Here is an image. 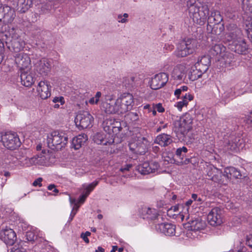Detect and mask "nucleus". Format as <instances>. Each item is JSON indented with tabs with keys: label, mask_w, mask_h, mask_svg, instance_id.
I'll use <instances>...</instances> for the list:
<instances>
[{
	"label": "nucleus",
	"mask_w": 252,
	"mask_h": 252,
	"mask_svg": "<svg viewBox=\"0 0 252 252\" xmlns=\"http://www.w3.org/2000/svg\"><path fill=\"white\" fill-rule=\"evenodd\" d=\"M103 135L100 133H97L94 137V142L98 144H106V142H104Z\"/></svg>",
	"instance_id": "nucleus-47"
},
{
	"label": "nucleus",
	"mask_w": 252,
	"mask_h": 252,
	"mask_svg": "<svg viewBox=\"0 0 252 252\" xmlns=\"http://www.w3.org/2000/svg\"><path fill=\"white\" fill-rule=\"evenodd\" d=\"M89 195V191H85L84 193L82 194L79 198V202L80 203H83L85 201L87 196Z\"/></svg>",
	"instance_id": "nucleus-51"
},
{
	"label": "nucleus",
	"mask_w": 252,
	"mask_h": 252,
	"mask_svg": "<svg viewBox=\"0 0 252 252\" xmlns=\"http://www.w3.org/2000/svg\"><path fill=\"white\" fill-rule=\"evenodd\" d=\"M192 119L190 115L186 114L178 121L174 123L173 130L180 138L184 137L188 132L192 128Z\"/></svg>",
	"instance_id": "nucleus-3"
},
{
	"label": "nucleus",
	"mask_w": 252,
	"mask_h": 252,
	"mask_svg": "<svg viewBox=\"0 0 252 252\" xmlns=\"http://www.w3.org/2000/svg\"><path fill=\"white\" fill-rule=\"evenodd\" d=\"M132 165L131 164H127L124 166H123L121 169L120 171L122 172H125L126 171H129V169L132 167Z\"/></svg>",
	"instance_id": "nucleus-56"
},
{
	"label": "nucleus",
	"mask_w": 252,
	"mask_h": 252,
	"mask_svg": "<svg viewBox=\"0 0 252 252\" xmlns=\"http://www.w3.org/2000/svg\"><path fill=\"white\" fill-rule=\"evenodd\" d=\"M103 107L104 108L105 113L107 114H116L118 112L116 101L112 103H104Z\"/></svg>",
	"instance_id": "nucleus-31"
},
{
	"label": "nucleus",
	"mask_w": 252,
	"mask_h": 252,
	"mask_svg": "<svg viewBox=\"0 0 252 252\" xmlns=\"http://www.w3.org/2000/svg\"><path fill=\"white\" fill-rule=\"evenodd\" d=\"M156 229L167 236H173L175 234L176 226L170 223H162L156 225Z\"/></svg>",
	"instance_id": "nucleus-18"
},
{
	"label": "nucleus",
	"mask_w": 252,
	"mask_h": 252,
	"mask_svg": "<svg viewBox=\"0 0 252 252\" xmlns=\"http://www.w3.org/2000/svg\"><path fill=\"white\" fill-rule=\"evenodd\" d=\"M51 65L48 59L43 58L37 63V70L42 76H46L50 71Z\"/></svg>",
	"instance_id": "nucleus-19"
},
{
	"label": "nucleus",
	"mask_w": 252,
	"mask_h": 252,
	"mask_svg": "<svg viewBox=\"0 0 252 252\" xmlns=\"http://www.w3.org/2000/svg\"><path fill=\"white\" fill-rule=\"evenodd\" d=\"M188 104V101L183 99L182 101H179L177 103L176 106L179 110H181L184 106H187Z\"/></svg>",
	"instance_id": "nucleus-50"
},
{
	"label": "nucleus",
	"mask_w": 252,
	"mask_h": 252,
	"mask_svg": "<svg viewBox=\"0 0 252 252\" xmlns=\"http://www.w3.org/2000/svg\"><path fill=\"white\" fill-rule=\"evenodd\" d=\"M101 94L100 92H97L94 97L95 99V103H97L99 101V97L101 96Z\"/></svg>",
	"instance_id": "nucleus-62"
},
{
	"label": "nucleus",
	"mask_w": 252,
	"mask_h": 252,
	"mask_svg": "<svg viewBox=\"0 0 252 252\" xmlns=\"http://www.w3.org/2000/svg\"><path fill=\"white\" fill-rule=\"evenodd\" d=\"M188 151V149L184 146L176 150L175 156L177 165L187 164L190 162V159L186 158V154Z\"/></svg>",
	"instance_id": "nucleus-16"
},
{
	"label": "nucleus",
	"mask_w": 252,
	"mask_h": 252,
	"mask_svg": "<svg viewBox=\"0 0 252 252\" xmlns=\"http://www.w3.org/2000/svg\"><path fill=\"white\" fill-rule=\"evenodd\" d=\"M4 43L0 39V63L2 62L4 55Z\"/></svg>",
	"instance_id": "nucleus-49"
},
{
	"label": "nucleus",
	"mask_w": 252,
	"mask_h": 252,
	"mask_svg": "<svg viewBox=\"0 0 252 252\" xmlns=\"http://www.w3.org/2000/svg\"><path fill=\"white\" fill-rule=\"evenodd\" d=\"M148 141L145 138L138 139L136 142L129 144L130 150L133 153L139 155H144L148 150Z\"/></svg>",
	"instance_id": "nucleus-9"
},
{
	"label": "nucleus",
	"mask_w": 252,
	"mask_h": 252,
	"mask_svg": "<svg viewBox=\"0 0 252 252\" xmlns=\"http://www.w3.org/2000/svg\"><path fill=\"white\" fill-rule=\"evenodd\" d=\"M208 16V24H221L220 22L222 20V17L218 11H212L211 14Z\"/></svg>",
	"instance_id": "nucleus-29"
},
{
	"label": "nucleus",
	"mask_w": 252,
	"mask_h": 252,
	"mask_svg": "<svg viewBox=\"0 0 252 252\" xmlns=\"http://www.w3.org/2000/svg\"><path fill=\"white\" fill-rule=\"evenodd\" d=\"M127 118L129 119L132 122H136L139 120V116L137 113L129 112L127 114Z\"/></svg>",
	"instance_id": "nucleus-45"
},
{
	"label": "nucleus",
	"mask_w": 252,
	"mask_h": 252,
	"mask_svg": "<svg viewBox=\"0 0 252 252\" xmlns=\"http://www.w3.org/2000/svg\"><path fill=\"white\" fill-rule=\"evenodd\" d=\"M183 205L178 204L175 206L171 207L170 209L167 210V215L169 217H174V216L176 215V214H171V212H174L178 213L180 208H183Z\"/></svg>",
	"instance_id": "nucleus-43"
},
{
	"label": "nucleus",
	"mask_w": 252,
	"mask_h": 252,
	"mask_svg": "<svg viewBox=\"0 0 252 252\" xmlns=\"http://www.w3.org/2000/svg\"><path fill=\"white\" fill-rule=\"evenodd\" d=\"M244 121L248 125L252 126V112H250L249 115L244 118Z\"/></svg>",
	"instance_id": "nucleus-53"
},
{
	"label": "nucleus",
	"mask_w": 252,
	"mask_h": 252,
	"mask_svg": "<svg viewBox=\"0 0 252 252\" xmlns=\"http://www.w3.org/2000/svg\"><path fill=\"white\" fill-rule=\"evenodd\" d=\"M0 238L7 245L12 246L17 239V236L13 229L6 228L0 230Z\"/></svg>",
	"instance_id": "nucleus-12"
},
{
	"label": "nucleus",
	"mask_w": 252,
	"mask_h": 252,
	"mask_svg": "<svg viewBox=\"0 0 252 252\" xmlns=\"http://www.w3.org/2000/svg\"><path fill=\"white\" fill-rule=\"evenodd\" d=\"M166 156H165L164 160L168 161V162L170 163H175L177 164V160L175 158V156H174L172 153H166Z\"/></svg>",
	"instance_id": "nucleus-42"
},
{
	"label": "nucleus",
	"mask_w": 252,
	"mask_h": 252,
	"mask_svg": "<svg viewBox=\"0 0 252 252\" xmlns=\"http://www.w3.org/2000/svg\"><path fill=\"white\" fill-rule=\"evenodd\" d=\"M88 136L85 134H79L72 140L71 147L75 150L79 149L87 141Z\"/></svg>",
	"instance_id": "nucleus-23"
},
{
	"label": "nucleus",
	"mask_w": 252,
	"mask_h": 252,
	"mask_svg": "<svg viewBox=\"0 0 252 252\" xmlns=\"http://www.w3.org/2000/svg\"><path fill=\"white\" fill-rule=\"evenodd\" d=\"M42 181V178L41 177L38 178L36 180H35L32 183V185L33 186H36L38 185L39 187L42 186L41 182Z\"/></svg>",
	"instance_id": "nucleus-58"
},
{
	"label": "nucleus",
	"mask_w": 252,
	"mask_h": 252,
	"mask_svg": "<svg viewBox=\"0 0 252 252\" xmlns=\"http://www.w3.org/2000/svg\"><path fill=\"white\" fill-rule=\"evenodd\" d=\"M11 7L8 5L0 4V21L3 19L7 20L11 17L12 14Z\"/></svg>",
	"instance_id": "nucleus-30"
},
{
	"label": "nucleus",
	"mask_w": 252,
	"mask_h": 252,
	"mask_svg": "<svg viewBox=\"0 0 252 252\" xmlns=\"http://www.w3.org/2000/svg\"><path fill=\"white\" fill-rule=\"evenodd\" d=\"M247 244L252 249V235L247 239Z\"/></svg>",
	"instance_id": "nucleus-61"
},
{
	"label": "nucleus",
	"mask_w": 252,
	"mask_h": 252,
	"mask_svg": "<svg viewBox=\"0 0 252 252\" xmlns=\"http://www.w3.org/2000/svg\"><path fill=\"white\" fill-rule=\"evenodd\" d=\"M24 46L25 42L21 38H16L12 39L7 47L11 51L19 52L23 49Z\"/></svg>",
	"instance_id": "nucleus-22"
},
{
	"label": "nucleus",
	"mask_w": 252,
	"mask_h": 252,
	"mask_svg": "<svg viewBox=\"0 0 252 252\" xmlns=\"http://www.w3.org/2000/svg\"><path fill=\"white\" fill-rule=\"evenodd\" d=\"M44 157H39L37 155L36 156L33 157V158H31L30 161L31 163L33 164H40L41 162L40 160H44Z\"/></svg>",
	"instance_id": "nucleus-48"
},
{
	"label": "nucleus",
	"mask_w": 252,
	"mask_h": 252,
	"mask_svg": "<svg viewBox=\"0 0 252 252\" xmlns=\"http://www.w3.org/2000/svg\"><path fill=\"white\" fill-rule=\"evenodd\" d=\"M155 107L158 112L162 113L165 111L164 108L162 107V104L160 103L155 104Z\"/></svg>",
	"instance_id": "nucleus-57"
},
{
	"label": "nucleus",
	"mask_w": 252,
	"mask_h": 252,
	"mask_svg": "<svg viewBox=\"0 0 252 252\" xmlns=\"http://www.w3.org/2000/svg\"><path fill=\"white\" fill-rule=\"evenodd\" d=\"M173 142L170 135L162 133L158 135L155 140V143L158 144L162 147H166Z\"/></svg>",
	"instance_id": "nucleus-25"
},
{
	"label": "nucleus",
	"mask_w": 252,
	"mask_h": 252,
	"mask_svg": "<svg viewBox=\"0 0 252 252\" xmlns=\"http://www.w3.org/2000/svg\"><path fill=\"white\" fill-rule=\"evenodd\" d=\"M227 30L228 32L226 34V39L228 44L234 43L243 38L241 30L236 24H229Z\"/></svg>",
	"instance_id": "nucleus-8"
},
{
	"label": "nucleus",
	"mask_w": 252,
	"mask_h": 252,
	"mask_svg": "<svg viewBox=\"0 0 252 252\" xmlns=\"http://www.w3.org/2000/svg\"><path fill=\"white\" fill-rule=\"evenodd\" d=\"M224 28L222 24H208L207 31L208 32L215 35H220L223 31Z\"/></svg>",
	"instance_id": "nucleus-27"
},
{
	"label": "nucleus",
	"mask_w": 252,
	"mask_h": 252,
	"mask_svg": "<svg viewBox=\"0 0 252 252\" xmlns=\"http://www.w3.org/2000/svg\"><path fill=\"white\" fill-rule=\"evenodd\" d=\"M25 237L27 241L31 242L32 244H33L34 241H35L37 235L32 231H28L26 232Z\"/></svg>",
	"instance_id": "nucleus-41"
},
{
	"label": "nucleus",
	"mask_w": 252,
	"mask_h": 252,
	"mask_svg": "<svg viewBox=\"0 0 252 252\" xmlns=\"http://www.w3.org/2000/svg\"><path fill=\"white\" fill-rule=\"evenodd\" d=\"M207 219L209 223L212 226L220 225L222 223L221 210L218 207H215L208 214Z\"/></svg>",
	"instance_id": "nucleus-10"
},
{
	"label": "nucleus",
	"mask_w": 252,
	"mask_h": 252,
	"mask_svg": "<svg viewBox=\"0 0 252 252\" xmlns=\"http://www.w3.org/2000/svg\"><path fill=\"white\" fill-rule=\"evenodd\" d=\"M183 97L184 99H186L187 100H189V101L192 100L193 98V96L192 95L187 94L183 95Z\"/></svg>",
	"instance_id": "nucleus-60"
},
{
	"label": "nucleus",
	"mask_w": 252,
	"mask_h": 252,
	"mask_svg": "<svg viewBox=\"0 0 252 252\" xmlns=\"http://www.w3.org/2000/svg\"><path fill=\"white\" fill-rule=\"evenodd\" d=\"M228 48L238 54L246 55L248 53L249 45L243 38L234 43L228 44Z\"/></svg>",
	"instance_id": "nucleus-11"
},
{
	"label": "nucleus",
	"mask_w": 252,
	"mask_h": 252,
	"mask_svg": "<svg viewBox=\"0 0 252 252\" xmlns=\"http://www.w3.org/2000/svg\"><path fill=\"white\" fill-rule=\"evenodd\" d=\"M224 47L221 44H215L210 50V53L213 56H217L224 51Z\"/></svg>",
	"instance_id": "nucleus-38"
},
{
	"label": "nucleus",
	"mask_w": 252,
	"mask_h": 252,
	"mask_svg": "<svg viewBox=\"0 0 252 252\" xmlns=\"http://www.w3.org/2000/svg\"><path fill=\"white\" fill-rule=\"evenodd\" d=\"M93 121V117L88 112L83 111L77 114L74 122L78 129H82L92 126Z\"/></svg>",
	"instance_id": "nucleus-6"
},
{
	"label": "nucleus",
	"mask_w": 252,
	"mask_h": 252,
	"mask_svg": "<svg viewBox=\"0 0 252 252\" xmlns=\"http://www.w3.org/2000/svg\"><path fill=\"white\" fill-rule=\"evenodd\" d=\"M224 176H226L227 179H230L231 177L235 179H241L242 175L240 170L233 167H230L225 169Z\"/></svg>",
	"instance_id": "nucleus-28"
},
{
	"label": "nucleus",
	"mask_w": 252,
	"mask_h": 252,
	"mask_svg": "<svg viewBox=\"0 0 252 252\" xmlns=\"http://www.w3.org/2000/svg\"><path fill=\"white\" fill-rule=\"evenodd\" d=\"M211 64V58L209 55H204L198 59L194 64V68L200 70L201 72L205 73Z\"/></svg>",
	"instance_id": "nucleus-17"
},
{
	"label": "nucleus",
	"mask_w": 252,
	"mask_h": 252,
	"mask_svg": "<svg viewBox=\"0 0 252 252\" xmlns=\"http://www.w3.org/2000/svg\"><path fill=\"white\" fill-rule=\"evenodd\" d=\"M98 182L96 181L94 182L89 184L86 188V191H89V194L92 191L94 187L97 185Z\"/></svg>",
	"instance_id": "nucleus-52"
},
{
	"label": "nucleus",
	"mask_w": 252,
	"mask_h": 252,
	"mask_svg": "<svg viewBox=\"0 0 252 252\" xmlns=\"http://www.w3.org/2000/svg\"><path fill=\"white\" fill-rule=\"evenodd\" d=\"M188 223L190 225L188 227H189L192 231L200 230L204 229L205 226V222L200 218H196L190 220Z\"/></svg>",
	"instance_id": "nucleus-24"
},
{
	"label": "nucleus",
	"mask_w": 252,
	"mask_h": 252,
	"mask_svg": "<svg viewBox=\"0 0 252 252\" xmlns=\"http://www.w3.org/2000/svg\"><path fill=\"white\" fill-rule=\"evenodd\" d=\"M33 4V0H18L17 11L20 13L26 12Z\"/></svg>",
	"instance_id": "nucleus-26"
},
{
	"label": "nucleus",
	"mask_w": 252,
	"mask_h": 252,
	"mask_svg": "<svg viewBox=\"0 0 252 252\" xmlns=\"http://www.w3.org/2000/svg\"><path fill=\"white\" fill-rule=\"evenodd\" d=\"M126 81L127 82V86L126 87L128 89H131L135 86L137 80H136V78L134 76H130L129 78H127Z\"/></svg>",
	"instance_id": "nucleus-46"
},
{
	"label": "nucleus",
	"mask_w": 252,
	"mask_h": 252,
	"mask_svg": "<svg viewBox=\"0 0 252 252\" xmlns=\"http://www.w3.org/2000/svg\"><path fill=\"white\" fill-rule=\"evenodd\" d=\"M118 114H122L127 112L131 109L129 108L128 106H126L123 103L120 99H117L116 101Z\"/></svg>",
	"instance_id": "nucleus-37"
},
{
	"label": "nucleus",
	"mask_w": 252,
	"mask_h": 252,
	"mask_svg": "<svg viewBox=\"0 0 252 252\" xmlns=\"http://www.w3.org/2000/svg\"><path fill=\"white\" fill-rule=\"evenodd\" d=\"M38 95L42 99H45L49 97L51 93L49 90L48 85L44 81H40L37 87Z\"/></svg>",
	"instance_id": "nucleus-21"
},
{
	"label": "nucleus",
	"mask_w": 252,
	"mask_h": 252,
	"mask_svg": "<svg viewBox=\"0 0 252 252\" xmlns=\"http://www.w3.org/2000/svg\"><path fill=\"white\" fill-rule=\"evenodd\" d=\"M34 243H35L36 245H37L39 248H42V249H49L51 250L52 249L50 247V246L48 245V241L45 240L44 238L41 237H36V239H35V241H34Z\"/></svg>",
	"instance_id": "nucleus-36"
},
{
	"label": "nucleus",
	"mask_w": 252,
	"mask_h": 252,
	"mask_svg": "<svg viewBox=\"0 0 252 252\" xmlns=\"http://www.w3.org/2000/svg\"><path fill=\"white\" fill-rule=\"evenodd\" d=\"M10 252H26V251L24 248L15 245L11 249Z\"/></svg>",
	"instance_id": "nucleus-54"
},
{
	"label": "nucleus",
	"mask_w": 252,
	"mask_h": 252,
	"mask_svg": "<svg viewBox=\"0 0 252 252\" xmlns=\"http://www.w3.org/2000/svg\"><path fill=\"white\" fill-rule=\"evenodd\" d=\"M113 123H114V119L110 118L106 119L102 124L104 130L109 134L112 133Z\"/></svg>",
	"instance_id": "nucleus-34"
},
{
	"label": "nucleus",
	"mask_w": 252,
	"mask_h": 252,
	"mask_svg": "<svg viewBox=\"0 0 252 252\" xmlns=\"http://www.w3.org/2000/svg\"><path fill=\"white\" fill-rule=\"evenodd\" d=\"M191 198L193 200L197 201L200 204L203 202L202 198L200 197H198L197 194L193 193L191 195Z\"/></svg>",
	"instance_id": "nucleus-55"
},
{
	"label": "nucleus",
	"mask_w": 252,
	"mask_h": 252,
	"mask_svg": "<svg viewBox=\"0 0 252 252\" xmlns=\"http://www.w3.org/2000/svg\"><path fill=\"white\" fill-rule=\"evenodd\" d=\"M159 165L156 161L144 162L137 167V169L142 175H148L158 170Z\"/></svg>",
	"instance_id": "nucleus-14"
},
{
	"label": "nucleus",
	"mask_w": 252,
	"mask_h": 252,
	"mask_svg": "<svg viewBox=\"0 0 252 252\" xmlns=\"http://www.w3.org/2000/svg\"><path fill=\"white\" fill-rule=\"evenodd\" d=\"M189 13L194 22L202 25L204 23V20L208 15L209 10L207 5H202L201 6L195 3V0H190L188 1Z\"/></svg>",
	"instance_id": "nucleus-1"
},
{
	"label": "nucleus",
	"mask_w": 252,
	"mask_h": 252,
	"mask_svg": "<svg viewBox=\"0 0 252 252\" xmlns=\"http://www.w3.org/2000/svg\"><path fill=\"white\" fill-rule=\"evenodd\" d=\"M197 46V40L193 38H186L178 45L175 54L177 57L183 58L194 53Z\"/></svg>",
	"instance_id": "nucleus-4"
},
{
	"label": "nucleus",
	"mask_w": 252,
	"mask_h": 252,
	"mask_svg": "<svg viewBox=\"0 0 252 252\" xmlns=\"http://www.w3.org/2000/svg\"><path fill=\"white\" fill-rule=\"evenodd\" d=\"M143 109L147 110L148 113H150L151 112V111H150V110L153 109V106H151L150 104H146L144 106Z\"/></svg>",
	"instance_id": "nucleus-64"
},
{
	"label": "nucleus",
	"mask_w": 252,
	"mask_h": 252,
	"mask_svg": "<svg viewBox=\"0 0 252 252\" xmlns=\"http://www.w3.org/2000/svg\"><path fill=\"white\" fill-rule=\"evenodd\" d=\"M123 103L131 109L133 104V96L129 93L123 94L119 99Z\"/></svg>",
	"instance_id": "nucleus-32"
},
{
	"label": "nucleus",
	"mask_w": 252,
	"mask_h": 252,
	"mask_svg": "<svg viewBox=\"0 0 252 252\" xmlns=\"http://www.w3.org/2000/svg\"><path fill=\"white\" fill-rule=\"evenodd\" d=\"M47 140L49 148L58 151L65 148L68 142V137L63 131H54L48 136Z\"/></svg>",
	"instance_id": "nucleus-2"
},
{
	"label": "nucleus",
	"mask_w": 252,
	"mask_h": 252,
	"mask_svg": "<svg viewBox=\"0 0 252 252\" xmlns=\"http://www.w3.org/2000/svg\"><path fill=\"white\" fill-rule=\"evenodd\" d=\"M225 146L228 150L237 151L244 147V140L239 135L231 134L224 141Z\"/></svg>",
	"instance_id": "nucleus-7"
},
{
	"label": "nucleus",
	"mask_w": 252,
	"mask_h": 252,
	"mask_svg": "<svg viewBox=\"0 0 252 252\" xmlns=\"http://www.w3.org/2000/svg\"><path fill=\"white\" fill-rule=\"evenodd\" d=\"M173 74L175 79L181 80L185 77L184 73L180 71L179 69H175Z\"/></svg>",
	"instance_id": "nucleus-44"
},
{
	"label": "nucleus",
	"mask_w": 252,
	"mask_h": 252,
	"mask_svg": "<svg viewBox=\"0 0 252 252\" xmlns=\"http://www.w3.org/2000/svg\"><path fill=\"white\" fill-rule=\"evenodd\" d=\"M113 128H112V133L114 134H117L122 130V127L121 126V122L119 121H116L114 119V123H113Z\"/></svg>",
	"instance_id": "nucleus-40"
},
{
	"label": "nucleus",
	"mask_w": 252,
	"mask_h": 252,
	"mask_svg": "<svg viewBox=\"0 0 252 252\" xmlns=\"http://www.w3.org/2000/svg\"><path fill=\"white\" fill-rule=\"evenodd\" d=\"M1 141L7 149L14 150L21 145L20 139L16 133L6 132L1 136Z\"/></svg>",
	"instance_id": "nucleus-5"
},
{
	"label": "nucleus",
	"mask_w": 252,
	"mask_h": 252,
	"mask_svg": "<svg viewBox=\"0 0 252 252\" xmlns=\"http://www.w3.org/2000/svg\"><path fill=\"white\" fill-rule=\"evenodd\" d=\"M53 102L56 103L57 102H60L61 104H63L64 102V98L63 96H61L60 97H55L53 99Z\"/></svg>",
	"instance_id": "nucleus-59"
},
{
	"label": "nucleus",
	"mask_w": 252,
	"mask_h": 252,
	"mask_svg": "<svg viewBox=\"0 0 252 252\" xmlns=\"http://www.w3.org/2000/svg\"><path fill=\"white\" fill-rule=\"evenodd\" d=\"M168 80V75L165 72H161L156 74L152 78L151 82V88L153 90H158L163 87Z\"/></svg>",
	"instance_id": "nucleus-13"
},
{
	"label": "nucleus",
	"mask_w": 252,
	"mask_h": 252,
	"mask_svg": "<svg viewBox=\"0 0 252 252\" xmlns=\"http://www.w3.org/2000/svg\"><path fill=\"white\" fill-rule=\"evenodd\" d=\"M15 63L20 68L21 71L23 70H30V58L27 54L19 53L15 56Z\"/></svg>",
	"instance_id": "nucleus-15"
},
{
	"label": "nucleus",
	"mask_w": 252,
	"mask_h": 252,
	"mask_svg": "<svg viewBox=\"0 0 252 252\" xmlns=\"http://www.w3.org/2000/svg\"><path fill=\"white\" fill-rule=\"evenodd\" d=\"M204 72H201L200 70L194 68V66L192 67L190 72L189 79L192 81L197 80L202 76Z\"/></svg>",
	"instance_id": "nucleus-39"
},
{
	"label": "nucleus",
	"mask_w": 252,
	"mask_h": 252,
	"mask_svg": "<svg viewBox=\"0 0 252 252\" xmlns=\"http://www.w3.org/2000/svg\"><path fill=\"white\" fill-rule=\"evenodd\" d=\"M143 213L144 215L143 218L149 220L155 219L158 215L156 210L146 207L143 208Z\"/></svg>",
	"instance_id": "nucleus-33"
},
{
	"label": "nucleus",
	"mask_w": 252,
	"mask_h": 252,
	"mask_svg": "<svg viewBox=\"0 0 252 252\" xmlns=\"http://www.w3.org/2000/svg\"><path fill=\"white\" fill-rule=\"evenodd\" d=\"M224 63L226 66L235 65V60L234 55L231 53H226L223 56Z\"/></svg>",
	"instance_id": "nucleus-35"
},
{
	"label": "nucleus",
	"mask_w": 252,
	"mask_h": 252,
	"mask_svg": "<svg viewBox=\"0 0 252 252\" xmlns=\"http://www.w3.org/2000/svg\"><path fill=\"white\" fill-rule=\"evenodd\" d=\"M182 91L180 88L177 89L174 92V94L176 95L178 98H179V95L181 94Z\"/></svg>",
	"instance_id": "nucleus-63"
},
{
	"label": "nucleus",
	"mask_w": 252,
	"mask_h": 252,
	"mask_svg": "<svg viewBox=\"0 0 252 252\" xmlns=\"http://www.w3.org/2000/svg\"><path fill=\"white\" fill-rule=\"evenodd\" d=\"M21 83L27 87L31 86L34 83V78L30 70H23L21 71Z\"/></svg>",
	"instance_id": "nucleus-20"
}]
</instances>
